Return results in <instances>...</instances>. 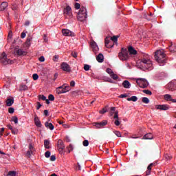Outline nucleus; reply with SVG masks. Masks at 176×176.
Listing matches in <instances>:
<instances>
[{
    "instance_id": "51",
    "label": "nucleus",
    "mask_w": 176,
    "mask_h": 176,
    "mask_svg": "<svg viewBox=\"0 0 176 176\" xmlns=\"http://www.w3.org/2000/svg\"><path fill=\"white\" fill-rule=\"evenodd\" d=\"M45 156L47 158L50 157V151H46L45 153Z\"/></svg>"
},
{
    "instance_id": "45",
    "label": "nucleus",
    "mask_w": 176,
    "mask_h": 176,
    "mask_svg": "<svg viewBox=\"0 0 176 176\" xmlns=\"http://www.w3.org/2000/svg\"><path fill=\"white\" fill-rule=\"evenodd\" d=\"M106 72H107L109 75H111L113 73V72L112 71V69H110V68H107L106 70Z\"/></svg>"
},
{
    "instance_id": "64",
    "label": "nucleus",
    "mask_w": 176,
    "mask_h": 176,
    "mask_svg": "<svg viewBox=\"0 0 176 176\" xmlns=\"http://www.w3.org/2000/svg\"><path fill=\"white\" fill-rule=\"evenodd\" d=\"M54 61H57L58 60V56L55 55L53 58Z\"/></svg>"
},
{
    "instance_id": "39",
    "label": "nucleus",
    "mask_w": 176,
    "mask_h": 176,
    "mask_svg": "<svg viewBox=\"0 0 176 176\" xmlns=\"http://www.w3.org/2000/svg\"><path fill=\"white\" fill-rule=\"evenodd\" d=\"M82 145H83V146H89V140H85L82 142Z\"/></svg>"
},
{
    "instance_id": "24",
    "label": "nucleus",
    "mask_w": 176,
    "mask_h": 176,
    "mask_svg": "<svg viewBox=\"0 0 176 176\" xmlns=\"http://www.w3.org/2000/svg\"><path fill=\"white\" fill-rule=\"evenodd\" d=\"M96 60H97L98 63H103L104 62V55H102V54H99L96 56Z\"/></svg>"
},
{
    "instance_id": "46",
    "label": "nucleus",
    "mask_w": 176,
    "mask_h": 176,
    "mask_svg": "<svg viewBox=\"0 0 176 176\" xmlns=\"http://www.w3.org/2000/svg\"><path fill=\"white\" fill-rule=\"evenodd\" d=\"M113 133L117 137H122V134L118 131H114Z\"/></svg>"
},
{
    "instance_id": "29",
    "label": "nucleus",
    "mask_w": 176,
    "mask_h": 176,
    "mask_svg": "<svg viewBox=\"0 0 176 176\" xmlns=\"http://www.w3.org/2000/svg\"><path fill=\"white\" fill-rule=\"evenodd\" d=\"M50 142L47 140H44V146L45 149H50Z\"/></svg>"
},
{
    "instance_id": "57",
    "label": "nucleus",
    "mask_w": 176,
    "mask_h": 176,
    "mask_svg": "<svg viewBox=\"0 0 176 176\" xmlns=\"http://www.w3.org/2000/svg\"><path fill=\"white\" fill-rule=\"evenodd\" d=\"M151 172L152 170H149L147 169V170L146 171V176L151 175Z\"/></svg>"
},
{
    "instance_id": "13",
    "label": "nucleus",
    "mask_w": 176,
    "mask_h": 176,
    "mask_svg": "<svg viewBox=\"0 0 176 176\" xmlns=\"http://www.w3.org/2000/svg\"><path fill=\"white\" fill-rule=\"evenodd\" d=\"M113 118L116 119L114 124H116V126H120V122L119 120V111H117L115 112Z\"/></svg>"
},
{
    "instance_id": "56",
    "label": "nucleus",
    "mask_w": 176,
    "mask_h": 176,
    "mask_svg": "<svg viewBox=\"0 0 176 176\" xmlns=\"http://www.w3.org/2000/svg\"><path fill=\"white\" fill-rule=\"evenodd\" d=\"M39 61H41V63H43V61H45V57L44 56H41L38 58Z\"/></svg>"
},
{
    "instance_id": "6",
    "label": "nucleus",
    "mask_w": 176,
    "mask_h": 176,
    "mask_svg": "<svg viewBox=\"0 0 176 176\" xmlns=\"http://www.w3.org/2000/svg\"><path fill=\"white\" fill-rule=\"evenodd\" d=\"M0 63L1 64H3V65H8V64H12L13 61L8 59V56L6 55V54L5 52H3L0 55Z\"/></svg>"
},
{
    "instance_id": "50",
    "label": "nucleus",
    "mask_w": 176,
    "mask_h": 176,
    "mask_svg": "<svg viewBox=\"0 0 176 176\" xmlns=\"http://www.w3.org/2000/svg\"><path fill=\"white\" fill-rule=\"evenodd\" d=\"M8 112H9V113H14V109L12 107H10L8 109Z\"/></svg>"
},
{
    "instance_id": "28",
    "label": "nucleus",
    "mask_w": 176,
    "mask_h": 176,
    "mask_svg": "<svg viewBox=\"0 0 176 176\" xmlns=\"http://www.w3.org/2000/svg\"><path fill=\"white\" fill-rule=\"evenodd\" d=\"M8 6V3L7 2H2L1 6H0V10L3 11L5 9H6V7Z\"/></svg>"
},
{
    "instance_id": "49",
    "label": "nucleus",
    "mask_w": 176,
    "mask_h": 176,
    "mask_svg": "<svg viewBox=\"0 0 176 176\" xmlns=\"http://www.w3.org/2000/svg\"><path fill=\"white\" fill-rule=\"evenodd\" d=\"M75 9H80V4L79 3H76L74 5Z\"/></svg>"
},
{
    "instance_id": "17",
    "label": "nucleus",
    "mask_w": 176,
    "mask_h": 176,
    "mask_svg": "<svg viewBox=\"0 0 176 176\" xmlns=\"http://www.w3.org/2000/svg\"><path fill=\"white\" fill-rule=\"evenodd\" d=\"M108 122L107 121H102L100 122H96L95 126L97 129H101V127H104V126H107Z\"/></svg>"
},
{
    "instance_id": "5",
    "label": "nucleus",
    "mask_w": 176,
    "mask_h": 176,
    "mask_svg": "<svg viewBox=\"0 0 176 176\" xmlns=\"http://www.w3.org/2000/svg\"><path fill=\"white\" fill-rule=\"evenodd\" d=\"M69 90H71V87L66 84H63L62 86L56 88V93L57 94H64V93H67Z\"/></svg>"
},
{
    "instance_id": "59",
    "label": "nucleus",
    "mask_w": 176,
    "mask_h": 176,
    "mask_svg": "<svg viewBox=\"0 0 176 176\" xmlns=\"http://www.w3.org/2000/svg\"><path fill=\"white\" fill-rule=\"evenodd\" d=\"M70 86H72V87H75V81H74V80L71 81Z\"/></svg>"
},
{
    "instance_id": "7",
    "label": "nucleus",
    "mask_w": 176,
    "mask_h": 176,
    "mask_svg": "<svg viewBox=\"0 0 176 176\" xmlns=\"http://www.w3.org/2000/svg\"><path fill=\"white\" fill-rule=\"evenodd\" d=\"M136 83L142 89H146V87L149 86V82H148V81L145 78H138L136 80Z\"/></svg>"
},
{
    "instance_id": "37",
    "label": "nucleus",
    "mask_w": 176,
    "mask_h": 176,
    "mask_svg": "<svg viewBox=\"0 0 176 176\" xmlns=\"http://www.w3.org/2000/svg\"><path fill=\"white\" fill-rule=\"evenodd\" d=\"M28 87H27V85H21L20 86V90H28Z\"/></svg>"
},
{
    "instance_id": "4",
    "label": "nucleus",
    "mask_w": 176,
    "mask_h": 176,
    "mask_svg": "<svg viewBox=\"0 0 176 176\" xmlns=\"http://www.w3.org/2000/svg\"><path fill=\"white\" fill-rule=\"evenodd\" d=\"M118 58L121 60V61H127L130 58L129 56V51L126 48H121L120 52L118 54Z\"/></svg>"
},
{
    "instance_id": "30",
    "label": "nucleus",
    "mask_w": 176,
    "mask_h": 176,
    "mask_svg": "<svg viewBox=\"0 0 176 176\" xmlns=\"http://www.w3.org/2000/svg\"><path fill=\"white\" fill-rule=\"evenodd\" d=\"M127 101H133V102H135L138 100V98H137V96H132L131 98H128Z\"/></svg>"
},
{
    "instance_id": "60",
    "label": "nucleus",
    "mask_w": 176,
    "mask_h": 176,
    "mask_svg": "<svg viewBox=\"0 0 176 176\" xmlns=\"http://www.w3.org/2000/svg\"><path fill=\"white\" fill-rule=\"evenodd\" d=\"M44 115L45 116H49V111L47 110H44Z\"/></svg>"
},
{
    "instance_id": "12",
    "label": "nucleus",
    "mask_w": 176,
    "mask_h": 176,
    "mask_svg": "<svg viewBox=\"0 0 176 176\" xmlns=\"http://www.w3.org/2000/svg\"><path fill=\"white\" fill-rule=\"evenodd\" d=\"M63 13L66 16L71 17V16H72V9L71 8V7L69 6H67L66 7V8L64 9Z\"/></svg>"
},
{
    "instance_id": "44",
    "label": "nucleus",
    "mask_w": 176,
    "mask_h": 176,
    "mask_svg": "<svg viewBox=\"0 0 176 176\" xmlns=\"http://www.w3.org/2000/svg\"><path fill=\"white\" fill-rule=\"evenodd\" d=\"M38 98L39 100H43V101H45L46 100V96H45L44 95H39Z\"/></svg>"
},
{
    "instance_id": "47",
    "label": "nucleus",
    "mask_w": 176,
    "mask_h": 176,
    "mask_svg": "<svg viewBox=\"0 0 176 176\" xmlns=\"http://www.w3.org/2000/svg\"><path fill=\"white\" fill-rule=\"evenodd\" d=\"M126 97H129V95H127V94H124L120 95L119 98H126Z\"/></svg>"
},
{
    "instance_id": "14",
    "label": "nucleus",
    "mask_w": 176,
    "mask_h": 176,
    "mask_svg": "<svg viewBox=\"0 0 176 176\" xmlns=\"http://www.w3.org/2000/svg\"><path fill=\"white\" fill-rule=\"evenodd\" d=\"M91 47L92 48L94 53H97V52H98V45H97V43L94 41L91 42Z\"/></svg>"
},
{
    "instance_id": "63",
    "label": "nucleus",
    "mask_w": 176,
    "mask_h": 176,
    "mask_svg": "<svg viewBox=\"0 0 176 176\" xmlns=\"http://www.w3.org/2000/svg\"><path fill=\"white\" fill-rule=\"evenodd\" d=\"M3 131H5V128H1L0 129V137H1V135H2V133H3Z\"/></svg>"
},
{
    "instance_id": "18",
    "label": "nucleus",
    "mask_w": 176,
    "mask_h": 176,
    "mask_svg": "<svg viewBox=\"0 0 176 176\" xmlns=\"http://www.w3.org/2000/svg\"><path fill=\"white\" fill-rule=\"evenodd\" d=\"M62 33L63 34V35H65V36H72V35L74 34V33H72V32H71V30L68 29H63Z\"/></svg>"
},
{
    "instance_id": "8",
    "label": "nucleus",
    "mask_w": 176,
    "mask_h": 176,
    "mask_svg": "<svg viewBox=\"0 0 176 176\" xmlns=\"http://www.w3.org/2000/svg\"><path fill=\"white\" fill-rule=\"evenodd\" d=\"M64 149H65V146L64 145V142L63 140H58V151L60 155L64 153Z\"/></svg>"
},
{
    "instance_id": "9",
    "label": "nucleus",
    "mask_w": 176,
    "mask_h": 176,
    "mask_svg": "<svg viewBox=\"0 0 176 176\" xmlns=\"http://www.w3.org/2000/svg\"><path fill=\"white\" fill-rule=\"evenodd\" d=\"M166 89L170 91H175L176 90V81H172L166 85Z\"/></svg>"
},
{
    "instance_id": "48",
    "label": "nucleus",
    "mask_w": 176,
    "mask_h": 176,
    "mask_svg": "<svg viewBox=\"0 0 176 176\" xmlns=\"http://www.w3.org/2000/svg\"><path fill=\"white\" fill-rule=\"evenodd\" d=\"M84 69H85V71H89L90 69V65H84Z\"/></svg>"
},
{
    "instance_id": "20",
    "label": "nucleus",
    "mask_w": 176,
    "mask_h": 176,
    "mask_svg": "<svg viewBox=\"0 0 176 176\" xmlns=\"http://www.w3.org/2000/svg\"><path fill=\"white\" fill-rule=\"evenodd\" d=\"M7 107H12L14 102V99L13 98H8L6 101Z\"/></svg>"
},
{
    "instance_id": "2",
    "label": "nucleus",
    "mask_w": 176,
    "mask_h": 176,
    "mask_svg": "<svg viewBox=\"0 0 176 176\" xmlns=\"http://www.w3.org/2000/svg\"><path fill=\"white\" fill-rule=\"evenodd\" d=\"M77 19L78 21H85L87 19V11L86 8L82 6L78 12Z\"/></svg>"
},
{
    "instance_id": "58",
    "label": "nucleus",
    "mask_w": 176,
    "mask_h": 176,
    "mask_svg": "<svg viewBox=\"0 0 176 176\" xmlns=\"http://www.w3.org/2000/svg\"><path fill=\"white\" fill-rule=\"evenodd\" d=\"M65 140L66 141V142H70L71 140L69 139V137L66 136L65 138Z\"/></svg>"
},
{
    "instance_id": "34",
    "label": "nucleus",
    "mask_w": 176,
    "mask_h": 176,
    "mask_svg": "<svg viewBox=\"0 0 176 176\" xmlns=\"http://www.w3.org/2000/svg\"><path fill=\"white\" fill-rule=\"evenodd\" d=\"M12 121L14 122V123H15V124H17V123H19V118H17L16 116H13L12 118Z\"/></svg>"
},
{
    "instance_id": "16",
    "label": "nucleus",
    "mask_w": 176,
    "mask_h": 176,
    "mask_svg": "<svg viewBox=\"0 0 176 176\" xmlns=\"http://www.w3.org/2000/svg\"><path fill=\"white\" fill-rule=\"evenodd\" d=\"M104 45L105 47H107V49H111V47H113V44H112V41H110L109 39H108V37H107L104 40Z\"/></svg>"
},
{
    "instance_id": "42",
    "label": "nucleus",
    "mask_w": 176,
    "mask_h": 176,
    "mask_svg": "<svg viewBox=\"0 0 176 176\" xmlns=\"http://www.w3.org/2000/svg\"><path fill=\"white\" fill-rule=\"evenodd\" d=\"M11 131H12V134H14V135H16V134H17V133H19V131H18L17 129H16V128H13V129L11 130Z\"/></svg>"
},
{
    "instance_id": "61",
    "label": "nucleus",
    "mask_w": 176,
    "mask_h": 176,
    "mask_svg": "<svg viewBox=\"0 0 176 176\" xmlns=\"http://www.w3.org/2000/svg\"><path fill=\"white\" fill-rule=\"evenodd\" d=\"M37 107H36V109H39L41 108V107H42V104H41V102H37Z\"/></svg>"
},
{
    "instance_id": "38",
    "label": "nucleus",
    "mask_w": 176,
    "mask_h": 176,
    "mask_svg": "<svg viewBox=\"0 0 176 176\" xmlns=\"http://www.w3.org/2000/svg\"><path fill=\"white\" fill-rule=\"evenodd\" d=\"M118 36H113L111 38V40L114 42V43H116V42H118Z\"/></svg>"
},
{
    "instance_id": "53",
    "label": "nucleus",
    "mask_w": 176,
    "mask_h": 176,
    "mask_svg": "<svg viewBox=\"0 0 176 176\" xmlns=\"http://www.w3.org/2000/svg\"><path fill=\"white\" fill-rule=\"evenodd\" d=\"M152 166H153V164L151 163L150 164L148 167H147V170H150V171H152Z\"/></svg>"
},
{
    "instance_id": "36",
    "label": "nucleus",
    "mask_w": 176,
    "mask_h": 176,
    "mask_svg": "<svg viewBox=\"0 0 176 176\" xmlns=\"http://www.w3.org/2000/svg\"><path fill=\"white\" fill-rule=\"evenodd\" d=\"M142 91H143V93H144L145 94H147L148 96H152V91H151L148 89H144Z\"/></svg>"
},
{
    "instance_id": "10",
    "label": "nucleus",
    "mask_w": 176,
    "mask_h": 176,
    "mask_svg": "<svg viewBox=\"0 0 176 176\" xmlns=\"http://www.w3.org/2000/svg\"><path fill=\"white\" fill-rule=\"evenodd\" d=\"M60 68L61 69H63V71H65V72H71V66H69V65H68L65 62L61 63Z\"/></svg>"
},
{
    "instance_id": "31",
    "label": "nucleus",
    "mask_w": 176,
    "mask_h": 176,
    "mask_svg": "<svg viewBox=\"0 0 176 176\" xmlns=\"http://www.w3.org/2000/svg\"><path fill=\"white\" fill-rule=\"evenodd\" d=\"M164 100H166V101H171V95L170 94H166L164 96Z\"/></svg>"
},
{
    "instance_id": "15",
    "label": "nucleus",
    "mask_w": 176,
    "mask_h": 176,
    "mask_svg": "<svg viewBox=\"0 0 176 176\" xmlns=\"http://www.w3.org/2000/svg\"><path fill=\"white\" fill-rule=\"evenodd\" d=\"M34 151H35V148L32 146V144H30L29 151H27L26 156H28V157H31V155L34 153Z\"/></svg>"
},
{
    "instance_id": "40",
    "label": "nucleus",
    "mask_w": 176,
    "mask_h": 176,
    "mask_svg": "<svg viewBox=\"0 0 176 176\" xmlns=\"http://www.w3.org/2000/svg\"><path fill=\"white\" fill-rule=\"evenodd\" d=\"M32 78H33L34 80H38V79H39V76H38V74H34L32 75Z\"/></svg>"
},
{
    "instance_id": "26",
    "label": "nucleus",
    "mask_w": 176,
    "mask_h": 176,
    "mask_svg": "<svg viewBox=\"0 0 176 176\" xmlns=\"http://www.w3.org/2000/svg\"><path fill=\"white\" fill-rule=\"evenodd\" d=\"M142 140H153V135L151 133H146Z\"/></svg>"
},
{
    "instance_id": "22",
    "label": "nucleus",
    "mask_w": 176,
    "mask_h": 176,
    "mask_svg": "<svg viewBox=\"0 0 176 176\" xmlns=\"http://www.w3.org/2000/svg\"><path fill=\"white\" fill-rule=\"evenodd\" d=\"M169 47L170 53H176V45L175 43H170Z\"/></svg>"
},
{
    "instance_id": "52",
    "label": "nucleus",
    "mask_w": 176,
    "mask_h": 176,
    "mask_svg": "<svg viewBox=\"0 0 176 176\" xmlns=\"http://www.w3.org/2000/svg\"><path fill=\"white\" fill-rule=\"evenodd\" d=\"M72 57H74V58H76V57H78V53H76V52H72Z\"/></svg>"
},
{
    "instance_id": "3",
    "label": "nucleus",
    "mask_w": 176,
    "mask_h": 176,
    "mask_svg": "<svg viewBox=\"0 0 176 176\" xmlns=\"http://www.w3.org/2000/svg\"><path fill=\"white\" fill-rule=\"evenodd\" d=\"M140 67H142L143 69H149L151 71L153 69V65L151 60L142 58L140 60Z\"/></svg>"
},
{
    "instance_id": "33",
    "label": "nucleus",
    "mask_w": 176,
    "mask_h": 176,
    "mask_svg": "<svg viewBox=\"0 0 176 176\" xmlns=\"http://www.w3.org/2000/svg\"><path fill=\"white\" fill-rule=\"evenodd\" d=\"M142 102H144V104H149V99L146 97H144L142 99Z\"/></svg>"
},
{
    "instance_id": "41",
    "label": "nucleus",
    "mask_w": 176,
    "mask_h": 176,
    "mask_svg": "<svg viewBox=\"0 0 176 176\" xmlns=\"http://www.w3.org/2000/svg\"><path fill=\"white\" fill-rule=\"evenodd\" d=\"M48 100L50 101H54V96H53V94L49 95Z\"/></svg>"
},
{
    "instance_id": "35",
    "label": "nucleus",
    "mask_w": 176,
    "mask_h": 176,
    "mask_svg": "<svg viewBox=\"0 0 176 176\" xmlns=\"http://www.w3.org/2000/svg\"><path fill=\"white\" fill-rule=\"evenodd\" d=\"M31 37H29L27 38V41L25 42L26 46H30L31 45Z\"/></svg>"
},
{
    "instance_id": "54",
    "label": "nucleus",
    "mask_w": 176,
    "mask_h": 176,
    "mask_svg": "<svg viewBox=\"0 0 176 176\" xmlns=\"http://www.w3.org/2000/svg\"><path fill=\"white\" fill-rule=\"evenodd\" d=\"M50 160H51V162H54V161H56V155H52V156L50 157Z\"/></svg>"
},
{
    "instance_id": "43",
    "label": "nucleus",
    "mask_w": 176,
    "mask_h": 176,
    "mask_svg": "<svg viewBox=\"0 0 176 176\" xmlns=\"http://www.w3.org/2000/svg\"><path fill=\"white\" fill-rule=\"evenodd\" d=\"M8 176H16V172L15 171H10L8 174Z\"/></svg>"
},
{
    "instance_id": "32",
    "label": "nucleus",
    "mask_w": 176,
    "mask_h": 176,
    "mask_svg": "<svg viewBox=\"0 0 176 176\" xmlns=\"http://www.w3.org/2000/svg\"><path fill=\"white\" fill-rule=\"evenodd\" d=\"M111 78H112V79H113L114 80H116L119 78V76H118V74H116L115 73H112L111 75H110Z\"/></svg>"
},
{
    "instance_id": "21",
    "label": "nucleus",
    "mask_w": 176,
    "mask_h": 176,
    "mask_svg": "<svg viewBox=\"0 0 176 176\" xmlns=\"http://www.w3.org/2000/svg\"><path fill=\"white\" fill-rule=\"evenodd\" d=\"M34 123L37 127H42V124L41 123V120H39V118L35 116L34 117Z\"/></svg>"
},
{
    "instance_id": "19",
    "label": "nucleus",
    "mask_w": 176,
    "mask_h": 176,
    "mask_svg": "<svg viewBox=\"0 0 176 176\" xmlns=\"http://www.w3.org/2000/svg\"><path fill=\"white\" fill-rule=\"evenodd\" d=\"M127 52H128V54L129 53V54H133V56H135V54H137V50H135L134 47L131 46H129L128 47Z\"/></svg>"
},
{
    "instance_id": "27",
    "label": "nucleus",
    "mask_w": 176,
    "mask_h": 176,
    "mask_svg": "<svg viewBox=\"0 0 176 176\" xmlns=\"http://www.w3.org/2000/svg\"><path fill=\"white\" fill-rule=\"evenodd\" d=\"M16 54L18 56H25L27 54V52L21 49L16 50Z\"/></svg>"
},
{
    "instance_id": "23",
    "label": "nucleus",
    "mask_w": 176,
    "mask_h": 176,
    "mask_svg": "<svg viewBox=\"0 0 176 176\" xmlns=\"http://www.w3.org/2000/svg\"><path fill=\"white\" fill-rule=\"evenodd\" d=\"M122 86L124 87V89H130L131 84L129 80H124L122 82Z\"/></svg>"
},
{
    "instance_id": "62",
    "label": "nucleus",
    "mask_w": 176,
    "mask_h": 176,
    "mask_svg": "<svg viewBox=\"0 0 176 176\" xmlns=\"http://www.w3.org/2000/svg\"><path fill=\"white\" fill-rule=\"evenodd\" d=\"M21 38H22V39H24V38H25V33L22 32V33L21 34Z\"/></svg>"
},
{
    "instance_id": "25",
    "label": "nucleus",
    "mask_w": 176,
    "mask_h": 176,
    "mask_svg": "<svg viewBox=\"0 0 176 176\" xmlns=\"http://www.w3.org/2000/svg\"><path fill=\"white\" fill-rule=\"evenodd\" d=\"M45 126L47 127V129H50V130H54V126L53 124H52V122H46L45 123Z\"/></svg>"
},
{
    "instance_id": "11",
    "label": "nucleus",
    "mask_w": 176,
    "mask_h": 176,
    "mask_svg": "<svg viewBox=\"0 0 176 176\" xmlns=\"http://www.w3.org/2000/svg\"><path fill=\"white\" fill-rule=\"evenodd\" d=\"M155 108L160 111H168V109H170V106H168V104H157L155 105Z\"/></svg>"
},
{
    "instance_id": "1",
    "label": "nucleus",
    "mask_w": 176,
    "mask_h": 176,
    "mask_svg": "<svg viewBox=\"0 0 176 176\" xmlns=\"http://www.w3.org/2000/svg\"><path fill=\"white\" fill-rule=\"evenodd\" d=\"M155 60L158 63V64H160V65L161 66L164 65V64L167 63L166 54H164L163 50H157L155 52Z\"/></svg>"
},
{
    "instance_id": "55",
    "label": "nucleus",
    "mask_w": 176,
    "mask_h": 176,
    "mask_svg": "<svg viewBox=\"0 0 176 176\" xmlns=\"http://www.w3.org/2000/svg\"><path fill=\"white\" fill-rule=\"evenodd\" d=\"M107 112V110L105 109H102V110L100 111V113L102 115H104Z\"/></svg>"
}]
</instances>
